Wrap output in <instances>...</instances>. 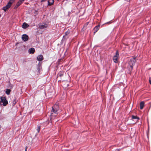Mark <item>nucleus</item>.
I'll list each match as a JSON object with an SVG mask.
<instances>
[{
  "label": "nucleus",
  "mask_w": 151,
  "mask_h": 151,
  "mask_svg": "<svg viewBox=\"0 0 151 151\" xmlns=\"http://www.w3.org/2000/svg\"><path fill=\"white\" fill-rule=\"evenodd\" d=\"M41 65L42 63L39 62L37 65V70L39 73L40 72V70L42 68Z\"/></svg>",
  "instance_id": "obj_7"
},
{
  "label": "nucleus",
  "mask_w": 151,
  "mask_h": 151,
  "mask_svg": "<svg viewBox=\"0 0 151 151\" xmlns=\"http://www.w3.org/2000/svg\"><path fill=\"white\" fill-rule=\"evenodd\" d=\"M22 39L24 42L27 41L29 39L28 36L26 34H23L22 36Z\"/></svg>",
  "instance_id": "obj_5"
},
{
  "label": "nucleus",
  "mask_w": 151,
  "mask_h": 151,
  "mask_svg": "<svg viewBox=\"0 0 151 151\" xmlns=\"http://www.w3.org/2000/svg\"><path fill=\"white\" fill-rule=\"evenodd\" d=\"M45 1V0H42L41 1Z\"/></svg>",
  "instance_id": "obj_28"
},
{
  "label": "nucleus",
  "mask_w": 151,
  "mask_h": 151,
  "mask_svg": "<svg viewBox=\"0 0 151 151\" xmlns=\"http://www.w3.org/2000/svg\"><path fill=\"white\" fill-rule=\"evenodd\" d=\"M54 0H48V6H51L54 3Z\"/></svg>",
  "instance_id": "obj_12"
},
{
  "label": "nucleus",
  "mask_w": 151,
  "mask_h": 151,
  "mask_svg": "<svg viewBox=\"0 0 151 151\" xmlns=\"http://www.w3.org/2000/svg\"><path fill=\"white\" fill-rule=\"evenodd\" d=\"M149 82L151 84V78L150 77L149 79Z\"/></svg>",
  "instance_id": "obj_25"
},
{
  "label": "nucleus",
  "mask_w": 151,
  "mask_h": 151,
  "mask_svg": "<svg viewBox=\"0 0 151 151\" xmlns=\"http://www.w3.org/2000/svg\"><path fill=\"white\" fill-rule=\"evenodd\" d=\"M35 51V50L34 48H31L29 50V52L31 54H32L34 53Z\"/></svg>",
  "instance_id": "obj_11"
},
{
  "label": "nucleus",
  "mask_w": 151,
  "mask_h": 151,
  "mask_svg": "<svg viewBox=\"0 0 151 151\" xmlns=\"http://www.w3.org/2000/svg\"><path fill=\"white\" fill-rule=\"evenodd\" d=\"M24 1V0H19V1H18V2L20 3V4H22L23 1Z\"/></svg>",
  "instance_id": "obj_24"
},
{
  "label": "nucleus",
  "mask_w": 151,
  "mask_h": 151,
  "mask_svg": "<svg viewBox=\"0 0 151 151\" xmlns=\"http://www.w3.org/2000/svg\"><path fill=\"white\" fill-rule=\"evenodd\" d=\"M15 0H10L9 1L11 2L12 4L15 1Z\"/></svg>",
  "instance_id": "obj_26"
},
{
  "label": "nucleus",
  "mask_w": 151,
  "mask_h": 151,
  "mask_svg": "<svg viewBox=\"0 0 151 151\" xmlns=\"http://www.w3.org/2000/svg\"><path fill=\"white\" fill-rule=\"evenodd\" d=\"M89 23V22H88L86 23L84 25L83 27V28L82 29H84V30H85L86 28V27L88 25V24Z\"/></svg>",
  "instance_id": "obj_16"
},
{
  "label": "nucleus",
  "mask_w": 151,
  "mask_h": 151,
  "mask_svg": "<svg viewBox=\"0 0 151 151\" xmlns=\"http://www.w3.org/2000/svg\"><path fill=\"white\" fill-rule=\"evenodd\" d=\"M132 119H137V120H138L139 119V117L134 115H133L132 116Z\"/></svg>",
  "instance_id": "obj_18"
},
{
  "label": "nucleus",
  "mask_w": 151,
  "mask_h": 151,
  "mask_svg": "<svg viewBox=\"0 0 151 151\" xmlns=\"http://www.w3.org/2000/svg\"><path fill=\"white\" fill-rule=\"evenodd\" d=\"M47 27V24L44 23H41L39 25V28L41 29L46 28Z\"/></svg>",
  "instance_id": "obj_6"
},
{
  "label": "nucleus",
  "mask_w": 151,
  "mask_h": 151,
  "mask_svg": "<svg viewBox=\"0 0 151 151\" xmlns=\"http://www.w3.org/2000/svg\"><path fill=\"white\" fill-rule=\"evenodd\" d=\"M8 9L9 8H7L6 7V6H5L2 9L5 12H6V11L7 9Z\"/></svg>",
  "instance_id": "obj_23"
},
{
  "label": "nucleus",
  "mask_w": 151,
  "mask_h": 151,
  "mask_svg": "<svg viewBox=\"0 0 151 151\" xmlns=\"http://www.w3.org/2000/svg\"><path fill=\"white\" fill-rule=\"evenodd\" d=\"M21 5L20 3H19L18 2L17 3L15 7L17 8Z\"/></svg>",
  "instance_id": "obj_21"
},
{
  "label": "nucleus",
  "mask_w": 151,
  "mask_h": 151,
  "mask_svg": "<svg viewBox=\"0 0 151 151\" xmlns=\"http://www.w3.org/2000/svg\"><path fill=\"white\" fill-rule=\"evenodd\" d=\"M2 105L4 106H6L8 104V101L5 97H1L0 98V105H2Z\"/></svg>",
  "instance_id": "obj_3"
},
{
  "label": "nucleus",
  "mask_w": 151,
  "mask_h": 151,
  "mask_svg": "<svg viewBox=\"0 0 151 151\" xmlns=\"http://www.w3.org/2000/svg\"><path fill=\"white\" fill-rule=\"evenodd\" d=\"M70 31H68L65 32V35L63 36V38L65 37V36H66L69 35L70 33Z\"/></svg>",
  "instance_id": "obj_19"
},
{
  "label": "nucleus",
  "mask_w": 151,
  "mask_h": 151,
  "mask_svg": "<svg viewBox=\"0 0 151 151\" xmlns=\"http://www.w3.org/2000/svg\"><path fill=\"white\" fill-rule=\"evenodd\" d=\"M119 55V52L118 50L116 51L115 55H114L113 58L114 62L115 63H117L118 62V58Z\"/></svg>",
  "instance_id": "obj_4"
},
{
  "label": "nucleus",
  "mask_w": 151,
  "mask_h": 151,
  "mask_svg": "<svg viewBox=\"0 0 151 151\" xmlns=\"http://www.w3.org/2000/svg\"><path fill=\"white\" fill-rule=\"evenodd\" d=\"M136 62V57H134L131 59L129 63V64L130 67V68L129 69V70H132L133 69V66L134 65Z\"/></svg>",
  "instance_id": "obj_1"
},
{
  "label": "nucleus",
  "mask_w": 151,
  "mask_h": 151,
  "mask_svg": "<svg viewBox=\"0 0 151 151\" xmlns=\"http://www.w3.org/2000/svg\"><path fill=\"white\" fill-rule=\"evenodd\" d=\"M59 107L58 106L57 104L54 105L52 107V109L51 112V115L53 114H58V111L59 109Z\"/></svg>",
  "instance_id": "obj_2"
},
{
  "label": "nucleus",
  "mask_w": 151,
  "mask_h": 151,
  "mask_svg": "<svg viewBox=\"0 0 151 151\" xmlns=\"http://www.w3.org/2000/svg\"><path fill=\"white\" fill-rule=\"evenodd\" d=\"M29 26V25L26 22H24L22 25V27L24 29H26Z\"/></svg>",
  "instance_id": "obj_10"
},
{
  "label": "nucleus",
  "mask_w": 151,
  "mask_h": 151,
  "mask_svg": "<svg viewBox=\"0 0 151 151\" xmlns=\"http://www.w3.org/2000/svg\"><path fill=\"white\" fill-rule=\"evenodd\" d=\"M1 125H0V130H1Z\"/></svg>",
  "instance_id": "obj_29"
},
{
  "label": "nucleus",
  "mask_w": 151,
  "mask_h": 151,
  "mask_svg": "<svg viewBox=\"0 0 151 151\" xmlns=\"http://www.w3.org/2000/svg\"><path fill=\"white\" fill-rule=\"evenodd\" d=\"M11 90L9 89H6V93L7 95H9L10 94Z\"/></svg>",
  "instance_id": "obj_17"
},
{
  "label": "nucleus",
  "mask_w": 151,
  "mask_h": 151,
  "mask_svg": "<svg viewBox=\"0 0 151 151\" xmlns=\"http://www.w3.org/2000/svg\"><path fill=\"white\" fill-rule=\"evenodd\" d=\"M100 25H99L96 26L93 29L94 33H95L99 29L100 27Z\"/></svg>",
  "instance_id": "obj_9"
},
{
  "label": "nucleus",
  "mask_w": 151,
  "mask_h": 151,
  "mask_svg": "<svg viewBox=\"0 0 151 151\" xmlns=\"http://www.w3.org/2000/svg\"><path fill=\"white\" fill-rule=\"evenodd\" d=\"M12 4L11 2L9 1L6 5V7L9 9L11 7Z\"/></svg>",
  "instance_id": "obj_14"
},
{
  "label": "nucleus",
  "mask_w": 151,
  "mask_h": 151,
  "mask_svg": "<svg viewBox=\"0 0 151 151\" xmlns=\"http://www.w3.org/2000/svg\"><path fill=\"white\" fill-rule=\"evenodd\" d=\"M17 101L16 99H14L13 101L12 105L13 106L16 103Z\"/></svg>",
  "instance_id": "obj_20"
},
{
  "label": "nucleus",
  "mask_w": 151,
  "mask_h": 151,
  "mask_svg": "<svg viewBox=\"0 0 151 151\" xmlns=\"http://www.w3.org/2000/svg\"><path fill=\"white\" fill-rule=\"evenodd\" d=\"M37 59L38 61H41L43 59V56L42 55H40L37 56Z\"/></svg>",
  "instance_id": "obj_8"
},
{
  "label": "nucleus",
  "mask_w": 151,
  "mask_h": 151,
  "mask_svg": "<svg viewBox=\"0 0 151 151\" xmlns=\"http://www.w3.org/2000/svg\"><path fill=\"white\" fill-rule=\"evenodd\" d=\"M68 86H69V85H68Z\"/></svg>",
  "instance_id": "obj_30"
},
{
  "label": "nucleus",
  "mask_w": 151,
  "mask_h": 151,
  "mask_svg": "<svg viewBox=\"0 0 151 151\" xmlns=\"http://www.w3.org/2000/svg\"><path fill=\"white\" fill-rule=\"evenodd\" d=\"M144 102L143 101L140 102V107L141 109H143L144 106Z\"/></svg>",
  "instance_id": "obj_13"
},
{
  "label": "nucleus",
  "mask_w": 151,
  "mask_h": 151,
  "mask_svg": "<svg viewBox=\"0 0 151 151\" xmlns=\"http://www.w3.org/2000/svg\"><path fill=\"white\" fill-rule=\"evenodd\" d=\"M40 129V126H38L37 130L38 133L39 132Z\"/></svg>",
  "instance_id": "obj_22"
},
{
  "label": "nucleus",
  "mask_w": 151,
  "mask_h": 151,
  "mask_svg": "<svg viewBox=\"0 0 151 151\" xmlns=\"http://www.w3.org/2000/svg\"><path fill=\"white\" fill-rule=\"evenodd\" d=\"M119 150L118 149H116V150L115 151H119Z\"/></svg>",
  "instance_id": "obj_27"
},
{
  "label": "nucleus",
  "mask_w": 151,
  "mask_h": 151,
  "mask_svg": "<svg viewBox=\"0 0 151 151\" xmlns=\"http://www.w3.org/2000/svg\"><path fill=\"white\" fill-rule=\"evenodd\" d=\"M25 151H26V149Z\"/></svg>",
  "instance_id": "obj_31"
},
{
  "label": "nucleus",
  "mask_w": 151,
  "mask_h": 151,
  "mask_svg": "<svg viewBox=\"0 0 151 151\" xmlns=\"http://www.w3.org/2000/svg\"><path fill=\"white\" fill-rule=\"evenodd\" d=\"M63 75V72H60L58 73L57 75V78L59 77H62Z\"/></svg>",
  "instance_id": "obj_15"
}]
</instances>
